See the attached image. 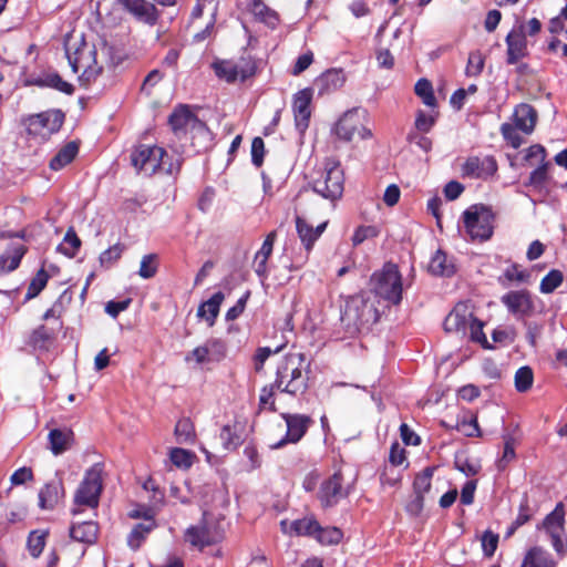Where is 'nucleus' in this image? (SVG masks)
Listing matches in <instances>:
<instances>
[{
  "instance_id": "nucleus-13",
  "label": "nucleus",
  "mask_w": 567,
  "mask_h": 567,
  "mask_svg": "<svg viewBox=\"0 0 567 567\" xmlns=\"http://www.w3.org/2000/svg\"><path fill=\"white\" fill-rule=\"evenodd\" d=\"M279 326L274 327V339H278L271 346L261 347L255 354L256 371H260L265 361L275 353L280 352L291 340L293 336L291 321H279Z\"/></svg>"
},
{
  "instance_id": "nucleus-41",
  "label": "nucleus",
  "mask_w": 567,
  "mask_h": 567,
  "mask_svg": "<svg viewBox=\"0 0 567 567\" xmlns=\"http://www.w3.org/2000/svg\"><path fill=\"white\" fill-rule=\"evenodd\" d=\"M313 538L322 545L338 544L342 538V533L339 528H322L317 522Z\"/></svg>"
},
{
  "instance_id": "nucleus-49",
  "label": "nucleus",
  "mask_w": 567,
  "mask_h": 567,
  "mask_svg": "<svg viewBox=\"0 0 567 567\" xmlns=\"http://www.w3.org/2000/svg\"><path fill=\"white\" fill-rule=\"evenodd\" d=\"M123 251H124V246L122 244L113 245L112 247L104 250L100 255V257H99L100 265L106 269L112 267L121 258Z\"/></svg>"
},
{
  "instance_id": "nucleus-30",
  "label": "nucleus",
  "mask_w": 567,
  "mask_h": 567,
  "mask_svg": "<svg viewBox=\"0 0 567 567\" xmlns=\"http://www.w3.org/2000/svg\"><path fill=\"white\" fill-rule=\"evenodd\" d=\"M54 341L55 332L45 326H40L29 338V344L39 351H49L54 344Z\"/></svg>"
},
{
  "instance_id": "nucleus-47",
  "label": "nucleus",
  "mask_w": 567,
  "mask_h": 567,
  "mask_svg": "<svg viewBox=\"0 0 567 567\" xmlns=\"http://www.w3.org/2000/svg\"><path fill=\"white\" fill-rule=\"evenodd\" d=\"M158 268V257L156 254H148L143 256L140 265L138 276L143 279L153 278Z\"/></svg>"
},
{
  "instance_id": "nucleus-46",
  "label": "nucleus",
  "mask_w": 567,
  "mask_h": 567,
  "mask_svg": "<svg viewBox=\"0 0 567 567\" xmlns=\"http://www.w3.org/2000/svg\"><path fill=\"white\" fill-rule=\"evenodd\" d=\"M81 246V240L73 230H69L63 239V243L58 246V250L65 256L72 258L76 255Z\"/></svg>"
},
{
  "instance_id": "nucleus-6",
  "label": "nucleus",
  "mask_w": 567,
  "mask_h": 567,
  "mask_svg": "<svg viewBox=\"0 0 567 567\" xmlns=\"http://www.w3.org/2000/svg\"><path fill=\"white\" fill-rule=\"evenodd\" d=\"M368 113L365 110L354 107L347 111L334 125L336 135L346 142L355 138L365 140L371 137V131L367 126Z\"/></svg>"
},
{
  "instance_id": "nucleus-18",
  "label": "nucleus",
  "mask_w": 567,
  "mask_h": 567,
  "mask_svg": "<svg viewBox=\"0 0 567 567\" xmlns=\"http://www.w3.org/2000/svg\"><path fill=\"white\" fill-rule=\"evenodd\" d=\"M497 171L496 161L491 156L468 157L462 166L463 176L485 179Z\"/></svg>"
},
{
  "instance_id": "nucleus-10",
  "label": "nucleus",
  "mask_w": 567,
  "mask_h": 567,
  "mask_svg": "<svg viewBox=\"0 0 567 567\" xmlns=\"http://www.w3.org/2000/svg\"><path fill=\"white\" fill-rule=\"evenodd\" d=\"M565 509L561 503L543 520L542 528L550 539L551 546L559 556L567 554V535L565 533Z\"/></svg>"
},
{
  "instance_id": "nucleus-1",
  "label": "nucleus",
  "mask_w": 567,
  "mask_h": 567,
  "mask_svg": "<svg viewBox=\"0 0 567 567\" xmlns=\"http://www.w3.org/2000/svg\"><path fill=\"white\" fill-rule=\"evenodd\" d=\"M309 375L305 368V354L289 353L277 368L275 385L278 391L298 395L308 389Z\"/></svg>"
},
{
  "instance_id": "nucleus-36",
  "label": "nucleus",
  "mask_w": 567,
  "mask_h": 567,
  "mask_svg": "<svg viewBox=\"0 0 567 567\" xmlns=\"http://www.w3.org/2000/svg\"><path fill=\"white\" fill-rule=\"evenodd\" d=\"M48 536V529H35L30 532L27 539V548L33 558H38L42 554Z\"/></svg>"
},
{
  "instance_id": "nucleus-4",
  "label": "nucleus",
  "mask_w": 567,
  "mask_h": 567,
  "mask_svg": "<svg viewBox=\"0 0 567 567\" xmlns=\"http://www.w3.org/2000/svg\"><path fill=\"white\" fill-rule=\"evenodd\" d=\"M223 537L224 530L219 522L207 512L203 513V517L198 524L189 526L184 534L185 542L200 550L207 546L217 544Z\"/></svg>"
},
{
  "instance_id": "nucleus-56",
  "label": "nucleus",
  "mask_w": 567,
  "mask_h": 567,
  "mask_svg": "<svg viewBox=\"0 0 567 567\" xmlns=\"http://www.w3.org/2000/svg\"><path fill=\"white\" fill-rule=\"evenodd\" d=\"M277 390L275 383L266 385L261 389L259 395V406L261 409L268 408L270 411H276L274 394Z\"/></svg>"
},
{
  "instance_id": "nucleus-12",
  "label": "nucleus",
  "mask_w": 567,
  "mask_h": 567,
  "mask_svg": "<svg viewBox=\"0 0 567 567\" xmlns=\"http://www.w3.org/2000/svg\"><path fill=\"white\" fill-rule=\"evenodd\" d=\"M169 124L177 136L182 134H198L208 137L206 125L199 121L186 106L176 109L169 116Z\"/></svg>"
},
{
  "instance_id": "nucleus-29",
  "label": "nucleus",
  "mask_w": 567,
  "mask_h": 567,
  "mask_svg": "<svg viewBox=\"0 0 567 567\" xmlns=\"http://www.w3.org/2000/svg\"><path fill=\"white\" fill-rule=\"evenodd\" d=\"M73 440V432L70 429H53L49 433L50 450L54 455L65 452Z\"/></svg>"
},
{
  "instance_id": "nucleus-17",
  "label": "nucleus",
  "mask_w": 567,
  "mask_h": 567,
  "mask_svg": "<svg viewBox=\"0 0 567 567\" xmlns=\"http://www.w3.org/2000/svg\"><path fill=\"white\" fill-rule=\"evenodd\" d=\"M295 221L298 237L308 255L312 250L315 243L320 238V236L326 230L328 221L326 220L319 224L317 227H313L306 220V218L302 215L299 214L297 208Z\"/></svg>"
},
{
  "instance_id": "nucleus-27",
  "label": "nucleus",
  "mask_w": 567,
  "mask_h": 567,
  "mask_svg": "<svg viewBox=\"0 0 567 567\" xmlns=\"http://www.w3.org/2000/svg\"><path fill=\"white\" fill-rule=\"evenodd\" d=\"M97 524L92 520L73 524L70 528L71 538L84 544H93L97 538Z\"/></svg>"
},
{
  "instance_id": "nucleus-33",
  "label": "nucleus",
  "mask_w": 567,
  "mask_h": 567,
  "mask_svg": "<svg viewBox=\"0 0 567 567\" xmlns=\"http://www.w3.org/2000/svg\"><path fill=\"white\" fill-rule=\"evenodd\" d=\"M154 527L155 522L152 519V517H146L144 523L135 525L131 530L130 535L127 536V545L133 550L138 549L147 534L151 533Z\"/></svg>"
},
{
  "instance_id": "nucleus-61",
  "label": "nucleus",
  "mask_w": 567,
  "mask_h": 567,
  "mask_svg": "<svg viewBox=\"0 0 567 567\" xmlns=\"http://www.w3.org/2000/svg\"><path fill=\"white\" fill-rule=\"evenodd\" d=\"M265 143L261 137H255L251 143V161L256 166H260L264 161Z\"/></svg>"
},
{
  "instance_id": "nucleus-14",
  "label": "nucleus",
  "mask_w": 567,
  "mask_h": 567,
  "mask_svg": "<svg viewBox=\"0 0 567 567\" xmlns=\"http://www.w3.org/2000/svg\"><path fill=\"white\" fill-rule=\"evenodd\" d=\"M281 416L287 425V433L284 439L271 445L272 449H281L287 443H298L313 422L310 416L305 414L282 413Z\"/></svg>"
},
{
  "instance_id": "nucleus-3",
  "label": "nucleus",
  "mask_w": 567,
  "mask_h": 567,
  "mask_svg": "<svg viewBox=\"0 0 567 567\" xmlns=\"http://www.w3.org/2000/svg\"><path fill=\"white\" fill-rule=\"evenodd\" d=\"M166 156L167 154L162 147L142 144L132 152L131 162L137 172L147 176L153 175L157 171L173 174L175 167L173 164L166 165Z\"/></svg>"
},
{
  "instance_id": "nucleus-8",
  "label": "nucleus",
  "mask_w": 567,
  "mask_h": 567,
  "mask_svg": "<svg viewBox=\"0 0 567 567\" xmlns=\"http://www.w3.org/2000/svg\"><path fill=\"white\" fill-rule=\"evenodd\" d=\"M493 213L484 205H473L463 213L464 227L473 240H486L493 234Z\"/></svg>"
},
{
  "instance_id": "nucleus-40",
  "label": "nucleus",
  "mask_w": 567,
  "mask_h": 567,
  "mask_svg": "<svg viewBox=\"0 0 567 567\" xmlns=\"http://www.w3.org/2000/svg\"><path fill=\"white\" fill-rule=\"evenodd\" d=\"M484 321H467V330L470 331V339L473 342L480 343L482 348L493 350L495 347L488 342L484 333Z\"/></svg>"
},
{
  "instance_id": "nucleus-28",
  "label": "nucleus",
  "mask_w": 567,
  "mask_h": 567,
  "mask_svg": "<svg viewBox=\"0 0 567 567\" xmlns=\"http://www.w3.org/2000/svg\"><path fill=\"white\" fill-rule=\"evenodd\" d=\"M227 295L228 293L223 290L213 293L207 300L199 305L197 317L200 319H216Z\"/></svg>"
},
{
  "instance_id": "nucleus-35",
  "label": "nucleus",
  "mask_w": 567,
  "mask_h": 567,
  "mask_svg": "<svg viewBox=\"0 0 567 567\" xmlns=\"http://www.w3.org/2000/svg\"><path fill=\"white\" fill-rule=\"evenodd\" d=\"M275 238L276 234L274 231L270 233L264 240L261 248L256 252L254 264L255 270L259 276H262L266 272V264L272 252Z\"/></svg>"
},
{
  "instance_id": "nucleus-22",
  "label": "nucleus",
  "mask_w": 567,
  "mask_h": 567,
  "mask_svg": "<svg viewBox=\"0 0 567 567\" xmlns=\"http://www.w3.org/2000/svg\"><path fill=\"white\" fill-rule=\"evenodd\" d=\"M137 20L154 24L157 20L155 6L146 0H117Z\"/></svg>"
},
{
  "instance_id": "nucleus-52",
  "label": "nucleus",
  "mask_w": 567,
  "mask_h": 567,
  "mask_svg": "<svg viewBox=\"0 0 567 567\" xmlns=\"http://www.w3.org/2000/svg\"><path fill=\"white\" fill-rule=\"evenodd\" d=\"M563 282V274L559 270H551L540 281V291L550 293Z\"/></svg>"
},
{
  "instance_id": "nucleus-2",
  "label": "nucleus",
  "mask_w": 567,
  "mask_h": 567,
  "mask_svg": "<svg viewBox=\"0 0 567 567\" xmlns=\"http://www.w3.org/2000/svg\"><path fill=\"white\" fill-rule=\"evenodd\" d=\"M371 287L375 295L398 305L402 299V277L394 264L388 262L371 277Z\"/></svg>"
},
{
  "instance_id": "nucleus-23",
  "label": "nucleus",
  "mask_w": 567,
  "mask_h": 567,
  "mask_svg": "<svg viewBox=\"0 0 567 567\" xmlns=\"http://www.w3.org/2000/svg\"><path fill=\"white\" fill-rule=\"evenodd\" d=\"M506 44L507 62L515 64L526 53V39L523 25L519 30H513L507 34Z\"/></svg>"
},
{
  "instance_id": "nucleus-9",
  "label": "nucleus",
  "mask_w": 567,
  "mask_h": 567,
  "mask_svg": "<svg viewBox=\"0 0 567 567\" xmlns=\"http://www.w3.org/2000/svg\"><path fill=\"white\" fill-rule=\"evenodd\" d=\"M102 472L100 464H94L85 472L84 478L75 492L74 503L76 506L97 507L103 488Z\"/></svg>"
},
{
  "instance_id": "nucleus-19",
  "label": "nucleus",
  "mask_w": 567,
  "mask_h": 567,
  "mask_svg": "<svg viewBox=\"0 0 567 567\" xmlns=\"http://www.w3.org/2000/svg\"><path fill=\"white\" fill-rule=\"evenodd\" d=\"M218 10V1L217 0H197L195 7L192 10V20L195 22L197 19L202 18L204 13L207 14L208 20L206 23V28L202 33H197L195 38L197 40H204L212 33L216 22V14Z\"/></svg>"
},
{
  "instance_id": "nucleus-20",
  "label": "nucleus",
  "mask_w": 567,
  "mask_h": 567,
  "mask_svg": "<svg viewBox=\"0 0 567 567\" xmlns=\"http://www.w3.org/2000/svg\"><path fill=\"white\" fill-rule=\"evenodd\" d=\"M39 507L41 509L51 511L64 497V486L61 477L48 482L39 491Z\"/></svg>"
},
{
  "instance_id": "nucleus-62",
  "label": "nucleus",
  "mask_w": 567,
  "mask_h": 567,
  "mask_svg": "<svg viewBox=\"0 0 567 567\" xmlns=\"http://www.w3.org/2000/svg\"><path fill=\"white\" fill-rule=\"evenodd\" d=\"M33 480V472L30 467H20L10 477L12 485H21Z\"/></svg>"
},
{
  "instance_id": "nucleus-57",
  "label": "nucleus",
  "mask_w": 567,
  "mask_h": 567,
  "mask_svg": "<svg viewBox=\"0 0 567 567\" xmlns=\"http://www.w3.org/2000/svg\"><path fill=\"white\" fill-rule=\"evenodd\" d=\"M515 458V439L512 435H504V452L499 460L498 467H505Z\"/></svg>"
},
{
  "instance_id": "nucleus-21",
  "label": "nucleus",
  "mask_w": 567,
  "mask_h": 567,
  "mask_svg": "<svg viewBox=\"0 0 567 567\" xmlns=\"http://www.w3.org/2000/svg\"><path fill=\"white\" fill-rule=\"evenodd\" d=\"M311 92L309 90L299 91L293 99V114L297 128L302 133L309 125L311 115L310 103Z\"/></svg>"
},
{
  "instance_id": "nucleus-32",
  "label": "nucleus",
  "mask_w": 567,
  "mask_h": 567,
  "mask_svg": "<svg viewBox=\"0 0 567 567\" xmlns=\"http://www.w3.org/2000/svg\"><path fill=\"white\" fill-rule=\"evenodd\" d=\"M503 301L513 315H526L530 308L529 296L524 291L509 292L503 297Z\"/></svg>"
},
{
  "instance_id": "nucleus-34",
  "label": "nucleus",
  "mask_w": 567,
  "mask_h": 567,
  "mask_svg": "<svg viewBox=\"0 0 567 567\" xmlns=\"http://www.w3.org/2000/svg\"><path fill=\"white\" fill-rule=\"evenodd\" d=\"M79 152V146L75 142H69L64 145L56 155L50 161V168L59 171L70 164Z\"/></svg>"
},
{
  "instance_id": "nucleus-26",
  "label": "nucleus",
  "mask_w": 567,
  "mask_h": 567,
  "mask_svg": "<svg viewBox=\"0 0 567 567\" xmlns=\"http://www.w3.org/2000/svg\"><path fill=\"white\" fill-rule=\"evenodd\" d=\"M551 554L542 547H532L524 556L520 567H556Z\"/></svg>"
},
{
  "instance_id": "nucleus-37",
  "label": "nucleus",
  "mask_w": 567,
  "mask_h": 567,
  "mask_svg": "<svg viewBox=\"0 0 567 567\" xmlns=\"http://www.w3.org/2000/svg\"><path fill=\"white\" fill-rule=\"evenodd\" d=\"M434 471L435 467H425L420 474L416 475L414 480L413 487L420 507H422L424 494L427 493L431 488V480L433 477Z\"/></svg>"
},
{
  "instance_id": "nucleus-55",
  "label": "nucleus",
  "mask_w": 567,
  "mask_h": 567,
  "mask_svg": "<svg viewBox=\"0 0 567 567\" xmlns=\"http://www.w3.org/2000/svg\"><path fill=\"white\" fill-rule=\"evenodd\" d=\"M516 125L504 123L501 126V133L503 137L514 147L518 148L523 144V138L517 132Z\"/></svg>"
},
{
  "instance_id": "nucleus-54",
  "label": "nucleus",
  "mask_w": 567,
  "mask_h": 567,
  "mask_svg": "<svg viewBox=\"0 0 567 567\" xmlns=\"http://www.w3.org/2000/svg\"><path fill=\"white\" fill-rule=\"evenodd\" d=\"M171 461L177 467L188 468L193 464V455L188 451L175 447L169 454Z\"/></svg>"
},
{
  "instance_id": "nucleus-48",
  "label": "nucleus",
  "mask_w": 567,
  "mask_h": 567,
  "mask_svg": "<svg viewBox=\"0 0 567 567\" xmlns=\"http://www.w3.org/2000/svg\"><path fill=\"white\" fill-rule=\"evenodd\" d=\"M485 59L481 51H473L468 54L465 74L470 78L478 76L484 69Z\"/></svg>"
},
{
  "instance_id": "nucleus-45",
  "label": "nucleus",
  "mask_w": 567,
  "mask_h": 567,
  "mask_svg": "<svg viewBox=\"0 0 567 567\" xmlns=\"http://www.w3.org/2000/svg\"><path fill=\"white\" fill-rule=\"evenodd\" d=\"M415 94L422 99V102L430 106V107H433L436 105V100H435V96L433 94V87H432V84L430 81H427L426 79H420L416 84H415Z\"/></svg>"
},
{
  "instance_id": "nucleus-7",
  "label": "nucleus",
  "mask_w": 567,
  "mask_h": 567,
  "mask_svg": "<svg viewBox=\"0 0 567 567\" xmlns=\"http://www.w3.org/2000/svg\"><path fill=\"white\" fill-rule=\"evenodd\" d=\"M343 182L340 164L329 159L324 164V169L313 179V190L323 198L336 200L343 193Z\"/></svg>"
},
{
  "instance_id": "nucleus-16",
  "label": "nucleus",
  "mask_w": 567,
  "mask_h": 567,
  "mask_svg": "<svg viewBox=\"0 0 567 567\" xmlns=\"http://www.w3.org/2000/svg\"><path fill=\"white\" fill-rule=\"evenodd\" d=\"M342 482V475L338 472L321 483L318 498L323 507L334 506L348 495Z\"/></svg>"
},
{
  "instance_id": "nucleus-42",
  "label": "nucleus",
  "mask_w": 567,
  "mask_h": 567,
  "mask_svg": "<svg viewBox=\"0 0 567 567\" xmlns=\"http://www.w3.org/2000/svg\"><path fill=\"white\" fill-rule=\"evenodd\" d=\"M515 389L520 392H527L534 382V373L532 368L525 365L520 367L515 373Z\"/></svg>"
},
{
  "instance_id": "nucleus-11",
  "label": "nucleus",
  "mask_w": 567,
  "mask_h": 567,
  "mask_svg": "<svg viewBox=\"0 0 567 567\" xmlns=\"http://www.w3.org/2000/svg\"><path fill=\"white\" fill-rule=\"evenodd\" d=\"M63 123V114L60 111H47L31 115L27 121V131L30 135L47 140L58 132Z\"/></svg>"
},
{
  "instance_id": "nucleus-63",
  "label": "nucleus",
  "mask_w": 567,
  "mask_h": 567,
  "mask_svg": "<svg viewBox=\"0 0 567 567\" xmlns=\"http://www.w3.org/2000/svg\"><path fill=\"white\" fill-rule=\"evenodd\" d=\"M248 298L249 292H245L237 302L228 309L225 319H237L244 312Z\"/></svg>"
},
{
  "instance_id": "nucleus-39",
  "label": "nucleus",
  "mask_w": 567,
  "mask_h": 567,
  "mask_svg": "<svg viewBox=\"0 0 567 567\" xmlns=\"http://www.w3.org/2000/svg\"><path fill=\"white\" fill-rule=\"evenodd\" d=\"M38 85L53 87L60 92L71 94L73 86L64 81L58 73H49L37 81Z\"/></svg>"
},
{
  "instance_id": "nucleus-31",
  "label": "nucleus",
  "mask_w": 567,
  "mask_h": 567,
  "mask_svg": "<svg viewBox=\"0 0 567 567\" xmlns=\"http://www.w3.org/2000/svg\"><path fill=\"white\" fill-rule=\"evenodd\" d=\"M429 271L435 276H446L450 277L455 272V266L452 260L449 259L447 255L437 250L434 256L431 258L429 264Z\"/></svg>"
},
{
  "instance_id": "nucleus-38",
  "label": "nucleus",
  "mask_w": 567,
  "mask_h": 567,
  "mask_svg": "<svg viewBox=\"0 0 567 567\" xmlns=\"http://www.w3.org/2000/svg\"><path fill=\"white\" fill-rule=\"evenodd\" d=\"M25 252L23 246H17L11 251L0 256V272H8L17 269Z\"/></svg>"
},
{
  "instance_id": "nucleus-25",
  "label": "nucleus",
  "mask_w": 567,
  "mask_h": 567,
  "mask_svg": "<svg viewBox=\"0 0 567 567\" xmlns=\"http://www.w3.org/2000/svg\"><path fill=\"white\" fill-rule=\"evenodd\" d=\"M513 118L518 130L529 134L534 131L537 113L530 105L519 104L514 111Z\"/></svg>"
},
{
  "instance_id": "nucleus-24",
  "label": "nucleus",
  "mask_w": 567,
  "mask_h": 567,
  "mask_svg": "<svg viewBox=\"0 0 567 567\" xmlns=\"http://www.w3.org/2000/svg\"><path fill=\"white\" fill-rule=\"evenodd\" d=\"M317 527V520L312 517H303L289 522L282 519L280 522V528L284 534L289 536H311L313 537L315 529Z\"/></svg>"
},
{
  "instance_id": "nucleus-5",
  "label": "nucleus",
  "mask_w": 567,
  "mask_h": 567,
  "mask_svg": "<svg viewBox=\"0 0 567 567\" xmlns=\"http://www.w3.org/2000/svg\"><path fill=\"white\" fill-rule=\"evenodd\" d=\"M66 56L72 71L80 73V80L83 83L95 80L102 71V66L96 61L94 45L86 42H82L74 52H71V48L66 45Z\"/></svg>"
},
{
  "instance_id": "nucleus-64",
  "label": "nucleus",
  "mask_w": 567,
  "mask_h": 567,
  "mask_svg": "<svg viewBox=\"0 0 567 567\" xmlns=\"http://www.w3.org/2000/svg\"><path fill=\"white\" fill-rule=\"evenodd\" d=\"M131 302V299H123V300H112L109 301L105 306V311L111 317L118 316L123 310H125Z\"/></svg>"
},
{
  "instance_id": "nucleus-51",
  "label": "nucleus",
  "mask_w": 567,
  "mask_h": 567,
  "mask_svg": "<svg viewBox=\"0 0 567 567\" xmlns=\"http://www.w3.org/2000/svg\"><path fill=\"white\" fill-rule=\"evenodd\" d=\"M499 536L498 534L487 529L481 536V545L485 556L492 557L497 549Z\"/></svg>"
},
{
  "instance_id": "nucleus-44",
  "label": "nucleus",
  "mask_w": 567,
  "mask_h": 567,
  "mask_svg": "<svg viewBox=\"0 0 567 567\" xmlns=\"http://www.w3.org/2000/svg\"><path fill=\"white\" fill-rule=\"evenodd\" d=\"M48 272L43 268H41L30 281L25 293V298L32 299L37 297L44 289V287L48 284Z\"/></svg>"
},
{
  "instance_id": "nucleus-59",
  "label": "nucleus",
  "mask_w": 567,
  "mask_h": 567,
  "mask_svg": "<svg viewBox=\"0 0 567 567\" xmlns=\"http://www.w3.org/2000/svg\"><path fill=\"white\" fill-rule=\"evenodd\" d=\"M322 81L324 82L328 90H337L343 85L344 75L341 71L331 70L322 75Z\"/></svg>"
},
{
  "instance_id": "nucleus-15",
  "label": "nucleus",
  "mask_w": 567,
  "mask_h": 567,
  "mask_svg": "<svg viewBox=\"0 0 567 567\" xmlns=\"http://www.w3.org/2000/svg\"><path fill=\"white\" fill-rule=\"evenodd\" d=\"M214 68L217 76L227 82L245 81L255 73V65L245 59L238 62L221 61L215 63Z\"/></svg>"
},
{
  "instance_id": "nucleus-53",
  "label": "nucleus",
  "mask_w": 567,
  "mask_h": 567,
  "mask_svg": "<svg viewBox=\"0 0 567 567\" xmlns=\"http://www.w3.org/2000/svg\"><path fill=\"white\" fill-rule=\"evenodd\" d=\"M476 319L474 307L470 301H462L455 305L453 310L450 312L447 319Z\"/></svg>"
},
{
  "instance_id": "nucleus-43",
  "label": "nucleus",
  "mask_w": 567,
  "mask_h": 567,
  "mask_svg": "<svg viewBox=\"0 0 567 567\" xmlns=\"http://www.w3.org/2000/svg\"><path fill=\"white\" fill-rule=\"evenodd\" d=\"M225 450H235L241 444V437L237 433L236 426L229 424L223 426L219 435Z\"/></svg>"
},
{
  "instance_id": "nucleus-58",
  "label": "nucleus",
  "mask_w": 567,
  "mask_h": 567,
  "mask_svg": "<svg viewBox=\"0 0 567 567\" xmlns=\"http://www.w3.org/2000/svg\"><path fill=\"white\" fill-rule=\"evenodd\" d=\"M379 230L374 226H360L352 236V244L358 246L369 238L377 237Z\"/></svg>"
},
{
  "instance_id": "nucleus-50",
  "label": "nucleus",
  "mask_w": 567,
  "mask_h": 567,
  "mask_svg": "<svg viewBox=\"0 0 567 567\" xmlns=\"http://www.w3.org/2000/svg\"><path fill=\"white\" fill-rule=\"evenodd\" d=\"M252 12L260 21L271 28H275L278 23L277 13L262 3L255 2L252 6Z\"/></svg>"
},
{
  "instance_id": "nucleus-60",
  "label": "nucleus",
  "mask_w": 567,
  "mask_h": 567,
  "mask_svg": "<svg viewBox=\"0 0 567 567\" xmlns=\"http://www.w3.org/2000/svg\"><path fill=\"white\" fill-rule=\"evenodd\" d=\"M175 434L179 442H187L193 436V425L189 420H179L175 426Z\"/></svg>"
}]
</instances>
